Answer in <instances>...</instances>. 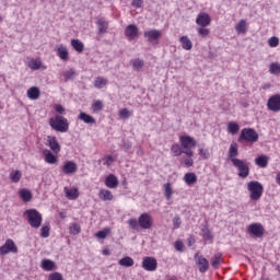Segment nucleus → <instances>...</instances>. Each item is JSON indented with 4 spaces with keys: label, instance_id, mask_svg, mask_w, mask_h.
Instances as JSON below:
<instances>
[{
    "label": "nucleus",
    "instance_id": "f257e3e1",
    "mask_svg": "<svg viewBox=\"0 0 280 280\" xmlns=\"http://www.w3.org/2000/svg\"><path fill=\"white\" fill-rule=\"evenodd\" d=\"M127 224L132 231H139V229H143L144 231H150L152 226H154V219L150 213L143 212L139 215L138 220L136 218H131L127 221Z\"/></svg>",
    "mask_w": 280,
    "mask_h": 280
},
{
    "label": "nucleus",
    "instance_id": "f03ea898",
    "mask_svg": "<svg viewBox=\"0 0 280 280\" xmlns=\"http://www.w3.org/2000/svg\"><path fill=\"white\" fill-rule=\"evenodd\" d=\"M49 126L56 132H68L69 131V120L61 115H56L49 119Z\"/></svg>",
    "mask_w": 280,
    "mask_h": 280
},
{
    "label": "nucleus",
    "instance_id": "7ed1b4c3",
    "mask_svg": "<svg viewBox=\"0 0 280 280\" xmlns=\"http://www.w3.org/2000/svg\"><path fill=\"white\" fill-rule=\"evenodd\" d=\"M247 191H249L250 200H261V196H264V185L258 180H252L247 183Z\"/></svg>",
    "mask_w": 280,
    "mask_h": 280
},
{
    "label": "nucleus",
    "instance_id": "20e7f679",
    "mask_svg": "<svg viewBox=\"0 0 280 280\" xmlns=\"http://www.w3.org/2000/svg\"><path fill=\"white\" fill-rule=\"evenodd\" d=\"M24 213L28 220V224L33 229H40V224H43V214H40V212H38V210L28 209Z\"/></svg>",
    "mask_w": 280,
    "mask_h": 280
},
{
    "label": "nucleus",
    "instance_id": "39448f33",
    "mask_svg": "<svg viewBox=\"0 0 280 280\" xmlns=\"http://www.w3.org/2000/svg\"><path fill=\"white\" fill-rule=\"evenodd\" d=\"M232 165L237 170L240 178H248L250 176V166L246 160H233Z\"/></svg>",
    "mask_w": 280,
    "mask_h": 280
},
{
    "label": "nucleus",
    "instance_id": "423d86ee",
    "mask_svg": "<svg viewBox=\"0 0 280 280\" xmlns=\"http://www.w3.org/2000/svg\"><path fill=\"white\" fill-rule=\"evenodd\" d=\"M238 141L240 143H242V141H246L247 143H257V141H259V133H257L253 128H244L241 131Z\"/></svg>",
    "mask_w": 280,
    "mask_h": 280
},
{
    "label": "nucleus",
    "instance_id": "0eeeda50",
    "mask_svg": "<svg viewBox=\"0 0 280 280\" xmlns=\"http://www.w3.org/2000/svg\"><path fill=\"white\" fill-rule=\"evenodd\" d=\"M10 253H19V247L12 238H8L2 246H0V255H8Z\"/></svg>",
    "mask_w": 280,
    "mask_h": 280
},
{
    "label": "nucleus",
    "instance_id": "6e6552de",
    "mask_svg": "<svg viewBox=\"0 0 280 280\" xmlns=\"http://www.w3.org/2000/svg\"><path fill=\"white\" fill-rule=\"evenodd\" d=\"M179 143L184 149V152H188V150H194L198 142L191 136H180Z\"/></svg>",
    "mask_w": 280,
    "mask_h": 280
},
{
    "label": "nucleus",
    "instance_id": "1a4fd4ad",
    "mask_svg": "<svg viewBox=\"0 0 280 280\" xmlns=\"http://www.w3.org/2000/svg\"><path fill=\"white\" fill-rule=\"evenodd\" d=\"M46 145L54 154H60L62 150V147L60 145V142H58V138H56V136H47Z\"/></svg>",
    "mask_w": 280,
    "mask_h": 280
},
{
    "label": "nucleus",
    "instance_id": "9d476101",
    "mask_svg": "<svg viewBox=\"0 0 280 280\" xmlns=\"http://www.w3.org/2000/svg\"><path fill=\"white\" fill-rule=\"evenodd\" d=\"M267 108L271 113H280V94H273L268 98Z\"/></svg>",
    "mask_w": 280,
    "mask_h": 280
},
{
    "label": "nucleus",
    "instance_id": "9b49d317",
    "mask_svg": "<svg viewBox=\"0 0 280 280\" xmlns=\"http://www.w3.org/2000/svg\"><path fill=\"white\" fill-rule=\"evenodd\" d=\"M247 231L250 235H254V237H264L266 233V229L261 223H252L248 225Z\"/></svg>",
    "mask_w": 280,
    "mask_h": 280
},
{
    "label": "nucleus",
    "instance_id": "f8f14e48",
    "mask_svg": "<svg viewBox=\"0 0 280 280\" xmlns=\"http://www.w3.org/2000/svg\"><path fill=\"white\" fill-rule=\"evenodd\" d=\"M142 268L148 272H154V270L159 268V262L156 261V258L151 256H145L142 259Z\"/></svg>",
    "mask_w": 280,
    "mask_h": 280
},
{
    "label": "nucleus",
    "instance_id": "ddd939ff",
    "mask_svg": "<svg viewBox=\"0 0 280 280\" xmlns=\"http://www.w3.org/2000/svg\"><path fill=\"white\" fill-rule=\"evenodd\" d=\"M62 174H66V176H71L78 172V164L73 161H67L61 166Z\"/></svg>",
    "mask_w": 280,
    "mask_h": 280
},
{
    "label": "nucleus",
    "instance_id": "4468645a",
    "mask_svg": "<svg viewBox=\"0 0 280 280\" xmlns=\"http://www.w3.org/2000/svg\"><path fill=\"white\" fill-rule=\"evenodd\" d=\"M196 24L199 25V27H209V25H211V15L207 12H200L197 15Z\"/></svg>",
    "mask_w": 280,
    "mask_h": 280
},
{
    "label": "nucleus",
    "instance_id": "2eb2a0df",
    "mask_svg": "<svg viewBox=\"0 0 280 280\" xmlns=\"http://www.w3.org/2000/svg\"><path fill=\"white\" fill-rule=\"evenodd\" d=\"M195 259L199 268V272H201V275H205V272L209 270V260L205 258V256H200L198 254H195Z\"/></svg>",
    "mask_w": 280,
    "mask_h": 280
},
{
    "label": "nucleus",
    "instance_id": "dca6fc26",
    "mask_svg": "<svg viewBox=\"0 0 280 280\" xmlns=\"http://www.w3.org/2000/svg\"><path fill=\"white\" fill-rule=\"evenodd\" d=\"M125 36L128 38V40H135V38H139V27L135 24H129L125 28Z\"/></svg>",
    "mask_w": 280,
    "mask_h": 280
},
{
    "label": "nucleus",
    "instance_id": "f3484780",
    "mask_svg": "<svg viewBox=\"0 0 280 280\" xmlns=\"http://www.w3.org/2000/svg\"><path fill=\"white\" fill-rule=\"evenodd\" d=\"M186 158H182L179 163L184 165V167H194V150L185 151L184 153Z\"/></svg>",
    "mask_w": 280,
    "mask_h": 280
},
{
    "label": "nucleus",
    "instance_id": "a211bd4d",
    "mask_svg": "<svg viewBox=\"0 0 280 280\" xmlns=\"http://www.w3.org/2000/svg\"><path fill=\"white\" fill-rule=\"evenodd\" d=\"M105 187L108 189H117L119 187V179L115 174H109L105 178Z\"/></svg>",
    "mask_w": 280,
    "mask_h": 280
},
{
    "label": "nucleus",
    "instance_id": "6ab92c4d",
    "mask_svg": "<svg viewBox=\"0 0 280 280\" xmlns=\"http://www.w3.org/2000/svg\"><path fill=\"white\" fill-rule=\"evenodd\" d=\"M162 34L159 30H151L144 32V38H148L150 43H154L161 38Z\"/></svg>",
    "mask_w": 280,
    "mask_h": 280
},
{
    "label": "nucleus",
    "instance_id": "aec40b11",
    "mask_svg": "<svg viewBox=\"0 0 280 280\" xmlns=\"http://www.w3.org/2000/svg\"><path fill=\"white\" fill-rule=\"evenodd\" d=\"M43 155L45 158V162L48 163V165H56L58 163V156L52 153L50 150H44Z\"/></svg>",
    "mask_w": 280,
    "mask_h": 280
},
{
    "label": "nucleus",
    "instance_id": "412c9836",
    "mask_svg": "<svg viewBox=\"0 0 280 280\" xmlns=\"http://www.w3.org/2000/svg\"><path fill=\"white\" fill-rule=\"evenodd\" d=\"M63 191L68 200H78V198H80V190H78V188L75 187L73 188L65 187Z\"/></svg>",
    "mask_w": 280,
    "mask_h": 280
},
{
    "label": "nucleus",
    "instance_id": "4be33fe9",
    "mask_svg": "<svg viewBox=\"0 0 280 280\" xmlns=\"http://www.w3.org/2000/svg\"><path fill=\"white\" fill-rule=\"evenodd\" d=\"M57 56L60 58V60L67 62L69 60V49H67L65 45H59L57 47Z\"/></svg>",
    "mask_w": 280,
    "mask_h": 280
},
{
    "label": "nucleus",
    "instance_id": "5701e85b",
    "mask_svg": "<svg viewBox=\"0 0 280 280\" xmlns=\"http://www.w3.org/2000/svg\"><path fill=\"white\" fill-rule=\"evenodd\" d=\"M238 155H240V150L237 149V143L234 142L230 145L229 153H228V156L231 163H233V161H237Z\"/></svg>",
    "mask_w": 280,
    "mask_h": 280
},
{
    "label": "nucleus",
    "instance_id": "b1692460",
    "mask_svg": "<svg viewBox=\"0 0 280 280\" xmlns=\"http://www.w3.org/2000/svg\"><path fill=\"white\" fill-rule=\"evenodd\" d=\"M179 43L185 51H191L194 49V43H191V39L187 35L179 37Z\"/></svg>",
    "mask_w": 280,
    "mask_h": 280
},
{
    "label": "nucleus",
    "instance_id": "393cba45",
    "mask_svg": "<svg viewBox=\"0 0 280 280\" xmlns=\"http://www.w3.org/2000/svg\"><path fill=\"white\" fill-rule=\"evenodd\" d=\"M184 183L188 185V187H191L198 183V175L196 173H186L184 175Z\"/></svg>",
    "mask_w": 280,
    "mask_h": 280
},
{
    "label": "nucleus",
    "instance_id": "a878e982",
    "mask_svg": "<svg viewBox=\"0 0 280 280\" xmlns=\"http://www.w3.org/2000/svg\"><path fill=\"white\" fill-rule=\"evenodd\" d=\"M98 198L100 200H103L104 202L106 201H110L115 198V196L113 195V191L108 190V189H101L98 191Z\"/></svg>",
    "mask_w": 280,
    "mask_h": 280
},
{
    "label": "nucleus",
    "instance_id": "bb28decb",
    "mask_svg": "<svg viewBox=\"0 0 280 280\" xmlns=\"http://www.w3.org/2000/svg\"><path fill=\"white\" fill-rule=\"evenodd\" d=\"M26 95L28 100H38L40 97V89L38 86H32L27 90Z\"/></svg>",
    "mask_w": 280,
    "mask_h": 280
},
{
    "label": "nucleus",
    "instance_id": "cd10ccee",
    "mask_svg": "<svg viewBox=\"0 0 280 280\" xmlns=\"http://www.w3.org/2000/svg\"><path fill=\"white\" fill-rule=\"evenodd\" d=\"M268 161H270V158L267 155H259L255 159V163L258 167H261L262 170H266L268 167Z\"/></svg>",
    "mask_w": 280,
    "mask_h": 280
},
{
    "label": "nucleus",
    "instance_id": "c85d7f7f",
    "mask_svg": "<svg viewBox=\"0 0 280 280\" xmlns=\"http://www.w3.org/2000/svg\"><path fill=\"white\" fill-rule=\"evenodd\" d=\"M19 196L23 202H30L33 198L32 191L27 188H23L19 191Z\"/></svg>",
    "mask_w": 280,
    "mask_h": 280
},
{
    "label": "nucleus",
    "instance_id": "c756f323",
    "mask_svg": "<svg viewBox=\"0 0 280 280\" xmlns=\"http://www.w3.org/2000/svg\"><path fill=\"white\" fill-rule=\"evenodd\" d=\"M171 152L174 156H180L182 154H185V150L183 149V144L180 143L172 144Z\"/></svg>",
    "mask_w": 280,
    "mask_h": 280
},
{
    "label": "nucleus",
    "instance_id": "7c9ffc66",
    "mask_svg": "<svg viewBox=\"0 0 280 280\" xmlns=\"http://www.w3.org/2000/svg\"><path fill=\"white\" fill-rule=\"evenodd\" d=\"M78 119H80V121H83L84 124H95V118H93V116L84 113V112H81L78 116Z\"/></svg>",
    "mask_w": 280,
    "mask_h": 280
},
{
    "label": "nucleus",
    "instance_id": "2f4dec72",
    "mask_svg": "<svg viewBox=\"0 0 280 280\" xmlns=\"http://www.w3.org/2000/svg\"><path fill=\"white\" fill-rule=\"evenodd\" d=\"M119 266H122L124 268H132V266H135V259H132V257L130 256H126L124 258H121L118 261Z\"/></svg>",
    "mask_w": 280,
    "mask_h": 280
},
{
    "label": "nucleus",
    "instance_id": "473e14b6",
    "mask_svg": "<svg viewBox=\"0 0 280 280\" xmlns=\"http://www.w3.org/2000/svg\"><path fill=\"white\" fill-rule=\"evenodd\" d=\"M248 28V24L246 23V20H241L236 25H235V31L237 34H246Z\"/></svg>",
    "mask_w": 280,
    "mask_h": 280
},
{
    "label": "nucleus",
    "instance_id": "72a5a7b5",
    "mask_svg": "<svg viewBox=\"0 0 280 280\" xmlns=\"http://www.w3.org/2000/svg\"><path fill=\"white\" fill-rule=\"evenodd\" d=\"M71 47L74 51H78V54H82V51H84V43L80 39H71Z\"/></svg>",
    "mask_w": 280,
    "mask_h": 280
},
{
    "label": "nucleus",
    "instance_id": "f704fd0d",
    "mask_svg": "<svg viewBox=\"0 0 280 280\" xmlns=\"http://www.w3.org/2000/svg\"><path fill=\"white\" fill-rule=\"evenodd\" d=\"M42 268L43 270H46V272H51V270L56 268V262H54V260L50 259H44L42 260Z\"/></svg>",
    "mask_w": 280,
    "mask_h": 280
},
{
    "label": "nucleus",
    "instance_id": "c9c22d12",
    "mask_svg": "<svg viewBox=\"0 0 280 280\" xmlns=\"http://www.w3.org/2000/svg\"><path fill=\"white\" fill-rule=\"evenodd\" d=\"M221 261H222V254L218 253L212 256L210 264L212 268H214V270H218V268H220Z\"/></svg>",
    "mask_w": 280,
    "mask_h": 280
},
{
    "label": "nucleus",
    "instance_id": "e433bc0d",
    "mask_svg": "<svg viewBox=\"0 0 280 280\" xmlns=\"http://www.w3.org/2000/svg\"><path fill=\"white\" fill-rule=\"evenodd\" d=\"M97 25H98V34H106V32H108V22H106V20L100 19L97 21Z\"/></svg>",
    "mask_w": 280,
    "mask_h": 280
},
{
    "label": "nucleus",
    "instance_id": "4c0bfd02",
    "mask_svg": "<svg viewBox=\"0 0 280 280\" xmlns=\"http://www.w3.org/2000/svg\"><path fill=\"white\" fill-rule=\"evenodd\" d=\"M228 132L230 135H237L240 132V125L235 121H230L228 124Z\"/></svg>",
    "mask_w": 280,
    "mask_h": 280
},
{
    "label": "nucleus",
    "instance_id": "58836bf2",
    "mask_svg": "<svg viewBox=\"0 0 280 280\" xmlns=\"http://www.w3.org/2000/svg\"><path fill=\"white\" fill-rule=\"evenodd\" d=\"M110 233H112L110 228H105L102 231L96 232L95 237H97V240H106V237H108Z\"/></svg>",
    "mask_w": 280,
    "mask_h": 280
},
{
    "label": "nucleus",
    "instance_id": "ea45409f",
    "mask_svg": "<svg viewBox=\"0 0 280 280\" xmlns=\"http://www.w3.org/2000/svg\"><path fill=\"white\" fill-rule=\"evenodd\" d=\"M164 196L166 200H172V196H174V189L172 188V184H164Z\"/></svg>",
    "mask_w": 280,
    "mask_h": 280
},
{
    "label": "nucleus",
    "instance_id": "a19ab883",
    "mask_svg": "<svg viewBox=\"0 0 280 280\" xmlns=\"http://www.w3.org/2000/svg\"><path fill=\"white\" fill-rule=\"evenodd\" d=\"M23 176L21 171H12L9 175V178L12 183H19Z\"/></svg>",
    "mask_w": 280,
    "mask_h": 280
},
{
    "label": "nucleus",
    "instance_id": "79ce46f5",
    "mask_svg": "<svg viewBox=\"0 0 280 280\" xmlns=\"http://www.w3.org/2000/svg\"><path fill=\"white\" fill-rule=\"evenodd\" d=\"M106 84H108V81L106 79H104V77H97L94 80L95 89H104V86H106Z\"/></svg>",
    "mask_w": 280,
    "mask_h": 280
},
{
    "label": "nucleus",
    "instance_id": "37998d69",
    "mask_svg": "<svg viewBox=\"0 0 280 280\" xmlns=\"http://www.w3.org/2000/svg\"><path fill=\"white\" fill-rule=\"evenodd\" d=\"M28 67L30 69H32L33 71H38V69H40V67H43V61H40V59H32L28 62Z\"/></svg>",
    "mask_w": 280,
    "mask_h": 280
},
{
    "label": "nucleus",
    "instance_id": "c03bdc74",
    "mask_svg": "<svg viewBox=\"0 0 280 280\" xmlns=\"http://www.w3.org/2000/svg\"><path fill=\"white\" fill-rule=\"evenodd\" d=\"M131 65H132L133 71H140L143 69L144 62L140 58H137L131 60Z\"/></svg>",
    "mask_w": 280,
    "mask_h": 280
},
{
    "label": "nucleus",
    "instance_id": "a18cd8bd",
    "mask_svg": "<svg viewBox=\"0 0 280 280\" xmlns=\"http://www.w3.org/2000/svg\"><path fill=\"white\" fill-rule=\"evenodd\" d=\"M269 73L272 75H279L280 73V63L279 62H271L269 65Z\"/></svg>",
    "mask_w": 280,
    "mask_h": 280
},
{
    "label": "nucleus",
    "instance_id": "49530a36",
    "mask_svg": "<svg viewBox=\"0 0 280 280\" xmlns=\"http://www.w3.org/2000/svg\"><path fill=\"white\" fill-rule=\"evenodd\" d=\"M81 231H82V228L78 223H72L69 226V232L71 235H80Z\"/></svg>",
    "mask_w": 280,
    "mask_h": 280
},
{
    "label": "nucleus",
    "instance_id": "de8ad7c7",
    "mask_svg": "<svg viewBox=\"0 0 280 280\" xmlns=\"http://www.w3.org/2000/svg\"><path fill=\"white\" fill-rule=\"evenodd\" d=\"M104 108V103L100 100L94 101L92 104V110L93 113H100V110H103Z\"/></svg>",
    "mask_w": 280,
    "mask_h": 280
},
{
    "label": "nucleus",
    "instance_id": "09e8293b",
    "mask_svg": "<svg viewBox=\"0 0 280 280\" xmlns=\"http://www.w3.org/2000/svg\"><path fill=\"white\" fill-rule=\"evenodd\" d=\"M118 115L120 119H129V117H132V112H130L128 108H122L118 112Z\"/></svg>",
    "mask_w": 280,
    "mask_h": 280
},
{
    "label": "nucleus",
    "instance_id": "8fccbe9b",
    "mask_svg": "<svg viewBox=\"0 0 280 280\" xmlns=\"http://www.w3.org/2000/svg\"><path fill=\"white\" fill-rule=\"evenodd\" d=\"M206 26H201L197 28L198 34L201 36V38H207L209 34H211V30L205 28Z\"/></svg>",
    "mask_w": 280,
    "mask_h": 280
},
{
    "label": "nucleus",
    "instance_id": "3c124183",
    "mask_svg": "<svg viewBox=\"0 0 280 280\" xmlns=\"http://www.w3.org/2000/svg\"><path fill=\"white\" fill-rule=\"evenodd\" d=\"M74 75H77V73H75V70H73V69H70V70L63 72V78H65L66 82L69 80H73Z\"/></svg>",
    "mask_w": 280,
    "mask_h": 280
},
{
    "label": "nucleus",
    "instance_id": "603ef678",
    "mask_svg": "<svg viewBox=\"0 0 280 280\" xmlns=\"http://www.w3.org/2000/svg\"><path fill=\"white\" fill-rule=\"evenodd\" d=\"M103 162V165H106V167H110V165H113V162L115 161L113 159V155H106L102 159Z\"/></svg>",
    "mask_w": 280,
    "mask_h": 280
},
{
    "label": "nucleus",
    "instance_id": "864d4df0",
    "mask_svg": "<svg viewBox=\"0 0 280 280\" xmlns=\"http://www.w3.org/2000/svg\"><path fill=\"white\" fill-rule=\"evenodd\" d=\"M268 45L269 47H279V37L272 36L271 38H269Z\"/></svg>",
    "mask_w": 280,
    "mask_h": 280
},
{
    "label": "nucleus",
    "instance_id": "5fc2aeb1",
    "mask_svg": "<svg viewBox=\"0 0 280 280\" xmlns=\"http://www.w3.org/2000/svg\"><path fill=\"white\" fill-rule=\"evenodd\" d=\"M174 248L178 252V253H183L184 248H185V243H183V241H176L174 243Z\"/></svg>",
    "mask_w": 280,
    "mask_h": 280
},
{
    "label": "nucleus",
    "instance_id": "6e6d98bb",
    "mask_svg": "<svg viewBox=\"0 0 280 280\" xmlns=\"http://www.w3.org/2000/svg\"><path fill=\"white\" fill-rule=\"evenodd\" d=\"M49 231H51V229L49 228V225H45L40 229V237H49Z\"/></svg>",
    "mask_w": 280,
    "mask_h": 280
},
{
    "label": "nucleus",
    "instance_id": "4d7b16f0",
    "mask_svg": "<svg viewBox=\"0 0 280 280\" xmlns=\"http://www.w3.org/2000/svg\"><path fill=\"white\" fill-rule=\"evenodd\" d=\"M48 280H65V278L62 277V273L54 272L49 275Z\"/></svg>",
    "mask_w": 280,
    "mask_h": 280
},
{
    "label": "nucleus",
    "instance_id": "13d9d810",
    "mask_svg": "<svg viewBox=\"0 0 280 280\" xmlns=\"http://www.w3.org/2000/svg\"><path fill=\"white\" fill-rule=\"evenodd\" d=\"M201 233L203 240H213V235L211 234V231H209V229H203Z\"/></svg>",
    "mask_w": 280,
    "mask_h": 280
},
{
    "label": "nucleus",
    "instance_id": "bf43d9fd",
    "mask_svg": "<svg viewBox=\"0 0 280 280\" xmlns=\"http://www.w3.org/2000/svg\"><path fill=\"white\" fill-rule=\"evenodd\" d=\"M180 224H183V221H180V217L176 215L173 219V229H180Z\"/></svg>",
    "mask_w": 280,
    "mask_h": 280
},
{
    "label": "nucleus",
    "instance_id": "052dcab7",
    "mask_svg": "<svg viewBox=\"0 0 280 280\" xmlns=\"http://www.w3.org/2000/svg\"><path fill=\"white\" fill-rule=\"evenodd\" d=\"M198 152H199V155L201 156V159H203V160L209 159V150H207V149H199Z\"/></svg>",
    "mask_w": 280,
    "mask_h": 280
},
{
    "label": "nucleus",
    "instance_id": "680f3d73",
    "mask_svg": "<svg viewBox=\"0 0 280 280\" xmlns=\"http://www.w3.org/2000/svg\"><path fill=\"white\" fill-rule=\"evenodd\" d=\"M131 5H132L133 8H143V0H133V1L131 2Z\"/></svg>",
    "mask_w": 280,
    "mask_h": 280
},
{
    "label": "nucleus",
    "instance_id": "e2e57ef3",
    "mask_svg": "<svg viewBox=\"0 0 280 280\" xmlns=\"http://www.w3.org/2000/svg\"><path fill=\"white\" fill-rule=\"evenodd\" d=\"M55 110L56 113H58L59 115H65V107L60 104L55 106Z\"/></svg>",
    "mask_w": 280,
    "mask_h": 280
},
{
    "label": "nucleus",
    "instance_id": "0e129e2a",
    "mask_svg": "<svg viewBox=\"0 0 280 280\" xmlns=\"http://www.w3.org/2000/svg\"><path fill=\"white\" fill-rule=\"evenodd\" d=\"M102 254L105 255V257H108V255H110V249L104 248V249L102 250Z\"/></svg>",
    "mask_w": 280,
    "mask_h": 280
},
{
    "label": "nucleus",
    "instance_id": "69168bd1",
    "mask_svg": "<svg viewBox=\"0 0 280 280\" xmlns=\"http://www.w3.org/2000/svg\"><path fill=\"white\" fill-rule=\"evenodd\" d=\"M196 241L194 238H188V246H194Z\"/></svg>",
    "mask_w": 280,
    "mask_h": 280
},
{
    "label": "nucleus",
    "instance_id": "338daca9",
    "mask_svg": "<svg viewBox=\"0 0 280 280\" xmlns=\"http://www.w3.org/2000/svg\"><path fill=\"white\" fill-rule=\"evenodd\" d=\"M124 148H126L127 150H130V148H132V145L128 142H125Z\"/></svg>",
    "mask_w": 280,
    "mask_h": 280
},
{
    "label": "nucleus",
    "instance_id": "774afa93",
    "mask_svg": "<svg viewBox=\"0 0 280 280\" xmlns=\"http://www.w3.org/2000/svg\"><path fill=\"white\" fill-rule=\"evenodd\" d=\"M276 183L280 186V173L276 176Z\"/></svg>",
    "mask_w": 280,
    "mask_h": 280
}]
</instances>
